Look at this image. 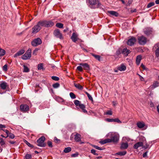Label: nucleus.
<instances>
[{"label": "nucleus", "mask_w": 159, "mask_h": 159, "mask_svg": "<svg viewBox=\"0 0 159 159\" xmlns=\"http://www.w3.org/2000/svg\"><path fill=\"white\" fill-rule=\"evenodd\" d=\"M107 137L110 139H107L103 140H101L100 143L102 144H105L108 143L113 142L116 143L119 140V134L116 133H110L107 135Z\"/></svg>", "instance_id": "nucleus-1"}, {"label": "nucleus", "mask_w": 159, "mask_h": 159, "mask_svg": "<svg viewBox=\"0 0 159 159\" xmlns=\"http://www.w3.org/2000/svg\"><path fill=\"white\" fill-rule=\"evenodd\" d=\"M42 43L41 39L39 38L35 39L33 40L31 42V45L33 47H36L40 45Z\"/></svg>", "instance_id": "nucleus-2"}, {"label": "nucleus", "mask_w": 159, "mask_h": 159, "mask_svg": "<svg viewBox=\"0 0 159 159\" xmlns=\"http://www.w3.org/2000/svg\"><path fill=\"white\" fill-rule=\"evenodd\" d=\"M31 49L29 48L24 54L21 56V58L23 60H27L30 59L31 57Z\"/></svg>", "instance_id": "nucleus-3"}, {"label": "nucleus", "mask_w": 159, "mask_h": 159, "mask_svg": "<svg viewBox=\"0 0 159 159\" xmlns=\"http://www.w3.org/2000/svg\"><path fill=\"white\" fill-rule=\"evenodd\" d=\"M45 139V138L44 136H41L37 141L38 143L37 145L41 147H44L45 146L44 143V141Z\"/></svg>", "instance_id": "nucleus-4"}, {"label": "nucleus", "mask_w": 159, "mask_h": 159, "mask_svg": "<svg viewBox=\"0 0 159 159\" xmlns=\"http://www.w3.org/2000/svg\"><path fill=\"white\" fill-rule=\"evenodd\" d=\"M53 35L56 38H59L61 40H63L64 39L62 34L58 29L55 30L54 31Z\"/></svg>", "instance_id": "nucleus-5"}, {"label": "nucleus", "mask_w": 159, "mask_h": 159, "mask_svg": "<svg viewBox=\"0 0 159 159\" xmlns=\"http://www.w3.org/2000/svg\"><path fill=\"white\" fill-rule=\"evenodd\" d=\"M138 40L139 43L141 45H144L147 42V38L143 36L139 37Z\"/></svg>", "instance_id": "nucleus-6"}, {"label": "nucleus", "mask_w": 159, "mask_h": 159, "mask_svg": "<svg viewBox=\"0 0 159 159\" xmlns=\"http://www.w3.org/2000/svg\"><path fill=\"white\" fill-rule=\"evenodd\" d=\"M136 39L134 37H131L129 39L127 42V44L128 45L132 46L136 42Z\"/></svg>", "instance_id": "nucleus-7"}, {"label": "nucleus", "mask_w": 159, "mask_h": 159, "mask_svg": "<svg viewBox=\"0 0 159 159\" xmlns=\"http://www.w3.org/2000/svg\"><path fill=\"white\" fill-rule=\"evenodd\" d=\"M20 110L23 112H26L29 111V107L26 104H21L20 106Z\"/></svg>", "instance_id": "nucleus-8"}, {"label": "nucleus", "mask_w": 159, "mask_h": 159, "mask_svg": "<svg viewBox=\"0 0 159 159\" xmlns=\"http://www.w3.org/2000/svg\"><path fill=\"white\" fill-rule=\"evenodd\" d=\"M144 33L147 35H148L152 34L153 30L152 28H147L143 30Z\"/></svg>", "instance_id": "nucleus-9"}, {"label": "nucleus", "mask_w": 159, "mask_h": 159, "mask_svg": "<svg viewBox=\"0 0 159 159\" xmlns=\"http://www.w3.org/2000/svg\"><path fill=\"white\" fill-rule=\"evenodd\" d=\"M37 24L34 25L32 28V33H36L38 32L41 30Z\"/></svg>", "instance_id": "nucleus-10"}, {"label": "nucleus", "mask_w": 159, "mask_h": 159, "mask_svg": "<svg viewBox=\"0 0 159 159\" xmlns=\"http://www.w3.org/2000/svg\"><path fill=\"white\" fill-rule=\"evenodd\" d=\"M45 24V27H49L53 26L54 24L51 21L44 20Z\"/></svg>", "instance_id": "nucleus-11"}, {"label": "nucleus", "mask_w": 159, "mask_h": 159, "mask_svg": "<svg viewBox=\"0 0 159 159\" xmlns=\"http://www.w3.org/2000/svg\"><path fill=\"white\" fill-rule=\"evenodd\" d=\"M153 49H156L155 54L157 57H159V43L156 44L153 48Z\"/></svg>", "instance_id": "nucleus-12"}, {"label": "nucleus", "mask_w": 159, "mask_h": 159, "mask_svg": "<svg viewBox=\"0 0 159 159\" xmlns=\"http://www.w3.org/2000/svg\"><path fill=\"white\" fill-rule=\"evenodd\" d=\"M130 52L129 49L127 48H125L123 49L122 51V53L125 56H127L128 54Z\"/></svg>", "instance_id": "nucleus-13"}, {"label": "nucleus", "mask_w": 159, "mask_h": 159, "mask_svg": "<svg viewBox=\"0 0 159 159\" xmlns=\"http://www.w3.org/2000/svg\"><path fill=\"white\" fill-rule=\"evenodd\" d=\"M0 87L2 89L5 90L8 87V85L6 82H3L1 83Z\"/></svg>", "instance_id": "nucleus-14"}, {"label": "nucleus", "mask_w": 159, "mask_h": 159, "mask_svg": "<svg viewBox=\"0 0 159 159\" xmlns=\"http://www.w3.org/2000/svg\"><path fill=\"white\" fill-rule=\"evenodd\" d=\"M143 146V143L142 142H138L135 144L134 146V149H137L140 147H142Z\"/></svg>", "instance_id": "nucleus-15"}, {"label": "nucleus", "mask_w": 159, "mask_h": 159, "mask_svg": "<svg viewBox=\"0 0 159 159\" xmlns=\"http://www.w3.org/2000/svg\"><path fill=\"white\" fill-rule=\"evenodd\" d=\"M80 65L83 67L84 69L86 70H89V66L87 63H80Z\"/></svg>", "instance_id": "nucleus-16"}, {"label": "nucleus", "mask_w": 159, "mask_h": 159, "mask_svg": "<svg viewBox=\"0 0 159 159\" xmlns=\"http://www.w3.org/2000/svg\"><path fill=\"white\" fill-rule=\"evenodd\" d=\"M108 13H109L112 16H115L116 17L118 16L119 15V14L118 12L112 11H108Z\"/></svg>", "instance_id": "nucleus-17"}, {"label": "nucleus", "mask_w": 159, "mask_h": 159, "mask_svg": "<svg viewBox=\"0 0 159 159\" xmlns=\"http://www.w3.org/2000/svg\"><path fill=\"white\" fill-rule=\"evenodd\" d=\"M71 39L73 42H75L77 40V35L75 33H73Z\"/></svg>", "instance_id": "nucleus-18"}, {"label": "nucleus", "mask_w": 159, "mask_h": 159, "mask_svg": "<svg viewBox=\"0 0 159 159\" xmlns=\"http://www.w3.org/2000/svg\"><path fill=\"white\" fill-rule=\"evenodd\" d=\"M24 52V50L23 49H21L16 53L14 56V57H17L18 56H20L23 54Z\"/></svg>", "instance_id": "nucleus-19"}, {"label": "nucleus", "mask_w": 159, "mask_h": 159, "mask_svg": "<svg viewBox=\"0 0 159 159\" xmlns=\"http://www.w3.org/2000/svg\"><path fill=\"white\" fill-rule=\"evenodd\" d=\"M80 135L78 134H77L75 135L74 139L75 141L78 142L81 141Z\"/></svg>", "instance_id": "nucleus-20"}, {"label": "nucleus", "mask_w": 159, "mask_h": 159, "mask_svg": "<svg viewBox=\"0 0 159 159\" xmlns=\"http://www.w3.org/2000/svg\"><path fill=\"white\" fill-rule=\"evenodd\" d=\"M44 20H40L37 23V25L39 26V27L41 29H42V27H45V24H44Z\"/></svg>", "instance_id": "nucleus-21"}, {"label": "nucleus", "mask_w": 159, "mask_h": 159, "mask_svg": "<svg viewBox=\"0 0 159 159\" xmlns=\"http://www.w3.org/2000/svg\"><path fill=\"white\" fill-rule=\"evenodd\" d=\"M128 147V144L127 143H123L121 144L120 148L122 149H125L127 148Z\"/></svg>", "instance_id": "nucleus-22"}, {"label": "nucleus", "mask_w": 159, "mask_h": 159, "mask_svg": "<svg viewBox=\"0 0 159 159\" xmlns=\"http://www.w3.org/2000/svg\"><path fill=\"white\" fill-rule=\"evenodd\" d=\"M126 66L123 64L121 65L118 68V70L120 71H124L126 70Z\"/></svg>", "instance_id": "nucleus-23"}, {"label": "nucleus", "mask_w": 159, "mask_h": 159, "mask_svg": "<svg viewBox=\"0 0 159 159\" xmlns=\"http://www.w3.org/2000/svg\"><path fill=\"white\" fill-rule=\"evenodd\" d=\"M79 106L82 110L83 112L84 113H87V111L85 109V107L84 105L82 104H81L79 105Z\"/></svg>", "instance_id": "nucleus-24"}, {"label": "nucleus", "mask_w": 159, "mask_h": 159, "mask_svg": "<svg viewBox=\"0 0 159 159\" xmlns=\"http://www.w3.org/2000/svg\"><path fill=\"white\" fill-rule=\"evenodd\" d=\"M137 126L139 128H143L145 125L144 123L143 122H138L137 123Z\"/></svg>", "instance_id": "nucleus-25"}, {"label": "nucleus", "mask_w": 159, "mask_h": 159, "mask_svg": "<svg viewBox=\"0 0 159 159\" xmlns=\"http://www.w3.org/2000/svg\"><path fill=\"white\" fill-rule=\"evenodd\" d=\"M142 59V57L140 55L137 56L136 59V63L137 65H139Z\"/></svg>", "instance_id": "nucleus-26"}, {"label": "nucleus", "mask_w": 159, "mask_h": 159, "mask_svg": "<svg viewBox=\"0 0 159 159\" xmlns=\"http://www.w3.org/2000/svg\"><path fill=\"white\" fill-rule=\"evenodd\" d=\"M96 5V8H102L103 5L100 2L99 0H97V2Z\"/></svg>", "instance_id": "nucleus-27"}, {"label": "nucleus", "mask_w": 159, "mask_h": 159, "mask_svg": "<svg viewBox=\"0 0 159 159\" xmlns=\"http://www.w3.org/2000/svg\"><path fill=\"white\" fill-rule=\"evenodd\" d=\"M75 86L79 89L81 90L83 89V87L79 84L74 83Z\"/></svg>", "instance_id": "nucleus-28"}, {"label": "nucleus", "mask_w": 159, "mask_h": 159, "mask_svg": "<svg viewBox=\"0 0 159 159\" xmlns=\"http://www.w3.org/2000/svg\"><path fill=\"white\" fill-rule=\"evenodd\" d=\"M98 0H89V3L92 6L96 5Z\"/></svg>", "instance_id": "nucleus-29"}, {"label": "nucleus", "mask_w": 159, "mask_h": 159, "mask_svg": "<svg viewBox=\"0 0 159 159\" xmlns=\"http://www.w3.org/2000/svg\"><path fill=\"white\" fill-rule=\"evenodd\" d=\"M126 153V152L125 151H123L117 152L116 153V154L122 156L125 155Z\"/></svg>", "instance_id": "nucleus-30"}, {"label": "nucleus", "mask_w": 159, "mask_h": 159, "mask_svg": "<svg viewBox=\"0 0 159 159\" xmlns=\"http://www.w3.org/2000/svg\"><path fill=\"white\" fill-rule=\"evenodd\" d=\"M71 149L70 147H68L65 148L64 150V152L65 153H68L71 151Z\"/></svg>", "instance_id": "nucleus-31"}, {"label": "nucleus", "mask_w": 159, "mask_h": 159, "mask_svg": "<svg viewBox=\"0 0 159 159\" xmlns=\"http://www.w3.org/2000/svg\"><path fill=\"white\" fill-rule=\"evenodd\" d=\"M6 52L5 50L0 48V57L4 55L5 54Z\"/></svg>", "instance_id": "nucleus-32"}, {"label": "nucleus", "mask_w": 159, "mask_h": 159, "mask_svg": "<svg viewBox=\"0 0 159 159\" xmlns=\"http://www.w3.org/2000/svg\"><path fill=\"white\" fill-rule=\"evenodd\" d=\"M24 71H23L25 72H28L30 71V70L29 68L25 65H24Z\"/></svg>", "instance_id": "nucleus-33"}, {"label": "nucleus", "mask_w": 159, "mask_h": 159, "mask_svg": "<svg viewBox=\"0 0 159 159\" xmlns=\"http://www.w3.org/2000/svg\"><path fill=\"white\" fill-rule=\"evenodd\" d=\"M43 63L39 64L38 65V70H41L43 69Z\"/></svg>", "instance_id": "nucleus-34"}, {"label": "nucleus", "mask_w": 159, "mask_h": 159, "mask_svg": "<svg viewBox=\"0 0 159 159\" xmlns=\"http://www.w3.org/2000/svg\"><path fill=\"white\" fill-rule=\"evenodd\" d=\"M56 26L59 28H63V25L60 23H57L56 24Z\"/></svg>", "instance_id": "nucleus-35"}, {"label": "nucleus", "mask_w": 159, "mask_h": 159, "mask_svg": "<svg viewBox=\"0 0 159 159\" xmlns=\"http://www.w3.org/2000/svg\"><path fill=\"white\" fill-rule=\"evenodd\" d=\"M155 5V3L154 2H152L149 3L147 6V8H150L153 6Z\"/></svg>", "instance_id": "nucleus-36"}, {"label": "nucleus", "mask_w": 159, "mask_h": 159, "mask_svg": "<svg viewBox=\"0 0 159 159\" xmlns=\"http://www.w3.org/2000/svg\"><path fill=\"white\" fill-rule=\"evenodd\" d=\"M92 55L98 61L100 60V56L98 55H95L93 54H92Z\"/></svg>", "instance_id": "nucleus-37"}, {"label": "nucleus", "mask_w": 159, "mask_h": 159, "mask_svg": "<svg viewBox=\"0 0 159 159\" xmlns=\"http://www.w3.org/2000/svg\"><path fill=\"white\" fill-rule=\"evenodd\" d=\"M75 104L76 106H79L81 103H80V102L78 100H75L74 101Z\"/></svg>", "instance_id": "nucleus-38"}, {"label": "nucleus", "mask_w": 159, "mask_h": 159, "mask_svg": "<svg viewBox=\"0 0 159 159\" xmlns=\"http://www.w3.org/2000/svg\"><path fill=\"white\" fill-rule=\"evenodd\" d=\"M60 86V84L58 83H56L53 84L52 87L55 89H56L59 87Z\"/></svg>", "instance_id": "nucleus-39"}, {"label": "nucleus", "mask_w": 159, "mask_h": 159, "mask_svg": "<svg viewBox=\"0 0 159 159\" xmlns=\"http://www.w3.org/2000/svg\"><path fill=\"white\" fill-rule=\"evenodd\" d=\"M92 146L96 148V149L99 150H103V148H100L98 146H97L95 145H92Z\"/></svg>", "instance_id": "nucleus-40"}, {"label": "nucleus", "mask_w": 159, "mask_h": 159, "mask_svg": "<svg viewBox=\"0 0 159 159\" xmlns=\"http://www.w3.org/2000/svg\"><path fill=\"white\" fill-rule=\"evenodd\" d=\"M70 95L71 98L72 99H75L76 98L75 95L73 93H70Z\"/></svg>", "instance_id": "nucleus-41"}, {"label": "nucleus", "mask_w": 159, "mask_h": 159, "mask_svg": "<svg viewBox=\"0 0 159 159\" xmlns=\"http://www.w3.org/2000/svg\"><path fill=\"white\" fill-rule=\"evenodd\" d=\"M104 114L111 115L112 114V112L111 110H108L107 111L106 113H104Z\"/></svg>", "instance_id": "nucleus-42"}, {"label": "nucleus", "mask_w": 159, "mask_h": 159, "mask_svg": "<svg viewBox=\"0 0 159 159\" xmlns=\"http://www.w3.org/2000/svg\"><path fill=\"white\" fill-rule=\"evenodd\" d=\"M0 144L2 146L5 144V142L3 139L1 138H0Z\"/></svg>", "instance_id": "nucleus-43"}, {"label": "nucleus", "mask_w": 159, "mask_h": 159, "mask_svg": "<svg viewBox=\"0 0 159 159\" xmlns=\"http://www.w3.org/2000/svg\"><path fill=\"white\" fill-rule=\"evenodd\" d=\"M113 122H116L119 124H120L122 123L121 121L118 118L113 119Z\"/></svg>", "instance_id": "nucleus-44"}, {"label": "nucleus", "mask_w": 159, "mask_h": 159, "mask_svg": "<svg viewBox=\"0 0 159 159\" xmlns=\"http://www.w3.org/2000/svg\"><path fill=\"white\" fill-rule=\"evenodd\" d=\"M51 78L52 80L55 81H58L59 80V77L56 76H52L51 77Z\"/></svg>", "instance_id": "nucleus-45"}, {"label": "nucleus", "mask_w": 159, "mask_h": 159, "mask_svg": "<svg viewBox=\"0 0 159 159\" xmlns=\"http://www.w3.org/2000/svg\"><path fill=\"white\" fill-rule=\"evenodd\" d=\"M105 120L107 122H113V119L111 118H106Z\"/></svg>", "instance_id": "nucleus-46"}, {"label": "nucleus", "mask_w": 159, "mask_h": 159, "mask_svg": "<svg viewBox=\"0 0 159 159\" xmlns=\"http://www.w3.org/2000/svg\"><path fill=\"white\" fill-rule=\"evenodd\" d=\"M25 143L29 147L31 148H33L34 146L33 145L29 143L26 140H25Z\"/></svg>", "instance_id": "nucleus-47"}, {"label": "nucleus", "mask_w": 159, "mask_h": 159, "mask_svg": "<svg viewBox=\"0 0 159 159\" xmlns=\"http://www.w3.org/2000/svg\"><path fill=\"white\" fill-rule=\"evenodd\" d=\"M91 152L94 155H98V153L96 152V150L93 149L91 150Z\"/></svg>", "instance_id": "nucleus-48"}, {"label": "nucleus", "mask_w": 159, "mask_h": 159, "mask_svg": "<svg viewBox=\"0 0 159 159\" xmlns=\"http://www.w3.org/2000/svg\"><path fill=\"white\" fill-rule=\"evenodd\" d=\"M150 106L151 107L152 109H155V106L154 105V104L152 102H150Z\"/></svg>", "instance_id": "nucleus-49"}, {"label": "nucleus", "mask_w": 159, "mask_h": 159, "mask_svg": "<svg viewBox=\"0 0 159 159\" xmlns=\"http://www.w3.org/2000/svg\"><path fill=\"white\" fill-rule=\"evenodd\" d=\"M32 157V156L30 154H27L25 155V158L26 159H30Z\"/></svg>", "instance_id": "nucleus-50"}, {"label": "nucleus", "mask_w": 159, "mask_h": 159, "mask_svg": "<svg viewBox=\"0 0 159 159\" xmlns=\"http://www.w3.org/2000/svg\"><path fill=\"white\" fill-rule=\"evenodd\" d=\"M7 64L4 65L3 66V68H2V69H3V70L4 71H7Z\"/></svg>", "instance_id": "nucleus-51"}, {"label": "nucleus", "mask_w": 159, "mask_h": 159, "mask_svg": "<svg viewBox=\"0 0 159 159\" xmlns=\"http://www.w3.org/2000/svg\"><path fill=\"white\" fill-rule=\"evenodd\" d=\"M9 136L10 138H11V139H14L15 137V136L14 135V134L12 133H10L9 134Z\"/></svg>", "instance_id": "nucleus-52"}, {"label": "nucleus", "mask_w": 159, "mask_h": 159, "mask_svg": "<svg viewBox=\"0 0 159 159\" xmlns=\"http://www.w3.org/2000/svg\"><path fill=\"white\" fill-rule=\"evenodd\" d=\"M7 134V136L6 137V138L8 137L9 136V131L7 129L3 130Z\"/></svg>", "instance_id": "nucleus-53"}, {"label": "nucleus", "mask_w": 159, "mask_h": 159, "mask_svg": "<svg viewBox=\"0 0 159 159\" xmlns=\"http://www.w3.org/2000/svg\"><path fill=\"white\" fill-rule=\"evenodd\" d=\"M6 126L5 125H3L1 124H0V129L4 130V129H3V128H6Z\"/></svg>", "instance_id": "nucleus-54"}, {"label": "nucleus", "mask_w": 159, "mask_h": 159, "mask_svg": "<svg viewBox=\"0 0 159 159\" xmlns=\"http://www.w3.org/2000/svg\"><path fill=\"white\" fill-rule=\"evenodd\" d=\"M48 146L52 148V142L50 141H48Z\"/></svg>", "instance_id": "nucleus-55"}, {"label": "nucleus", "mask_w": 159, "mask_h": 159, "mask_svg": "<svg viewBox=\"0 0 159 159\" xmlns=\"http://www.w3.org/2000/svg\"><path fill=\"white\" fill-rule=\"evenodd\" d=\"M77 70L80 71H82L83 70V69L81 66H78L77 68Z\"/></svg>", "instance_id": "nucleus-56"}, {"label": "nucleus", "mask_w": 159, "mask_h": 159, "mask_svg": "<svg viewBox=\"0 0 159 159\" xmlns=\"http://www.w3.org/2000/svg\"><path fill=\"white\" fill-rule=\"evenodd\" d=\"M39 49L38 48H36L35 49V50H34V51L33 52V54H36V52H37V51H38Z\"/></svg>", "instance_id": "nucleus-57"}, {"label": "nucleus", "mask_w": 159, "mask_h": 159, "mask_svg": "<svg viewBox=\"0 0 159 159\" xmlns=\"http://www.w3.org/2000/svg\"><path fill=\"white\" fill-rule=\"evenodd\" d=\"M121 53V51L120 49H119L116 52V53L117 55H119Z\"/></svg>", "instance_id": "nucleus-58"}, {"label": "nucleus", "mask_w": 159, "mask_h": 159, "mask_svg": "<svg viewBox=\"0 0 159 159\" xmlns=\"http://www.w3.org/2000/svg\"><path fill=\"white\" fill-rule=\"evenodd\" d=\"M88 97L90 100H91L92 101H93V98L91 95H89V96H88Z\"/></svg>", "instance_id": "nucleus-59"}, {"label": "nucleus", "mask_w": 159, "mask_h": 159, "mask_svg": "<svg viewBox=\"0 0 159 159\" xmlns=\"http://www.w3.org/2000/svg\"><path fill=\"white\" fill-rule=\"evenodd\" d=\"M54 141L55 142L58 143L59 141L60 140L58 139L56 137H55L54 138Z\"/></svg>", "instance_id": "nucleus-60"}, {"label": "nucleus", "mask_w": 159, "mask_h": 159, "mask_svg": "<svg viewBox=\"0 0 159 159\" xmlns=\"http://www.w3.org/2000/svg\"><path fill=\"white\" fill-rule=\"evenodd\" d=\"M138 75L140 77V80L141 81H144V78L142 77L141 76H140V75L138 74Z\"/></svg>", "instance_id": "nucleus-61"}, {"label": "nucleus", "mask_w": 159, "mask_h": 159, "mask_svg": "<svg viewBox=\"0 0 159 159\" xmlns=\"http://www.w3.org/2000/svg\"><path fill=\"white\" fill-rule=\"evenodd\" d=\"M78 154H73L71 156L73 157H75L78 156Z\"/></svg>", "instance_id": "nucleus-62"}, {"label": "nucleus", "mask_w": 159, "mask_h": 159, "mask_svg": "<svg viewBox=\"0 0 159 159\" xmlns=\"http://www.w3.org/2000/svg\"><path fill=\"white\" fill-rule=\"evenodd\" d=\"M147 152H146L143 154V157H145L147 156Z\"/></svg>", "instance_id": "nucleus-63"}, {"label": "nucleus", "mask_w": 159, "mask_h": 159, "mask_svg": "<svg viewBox=\"0 0 159 159\" xmlns=\"http://www.w3.org/2000/svg\"><path fill=\"white\" fill-rule=\"evenodd\" d=\"M141 66L143 70L145 69V67L143 64L141 65Z\"/></svg>", "instance_id": "nucleus-64"}]
</instances>
